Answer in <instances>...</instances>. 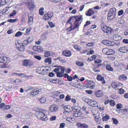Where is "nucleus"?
Here are the masks:
<instances>
[{"mask_svg":"<svg viewBox=\"0 0 128 128\" xmlns=\"http://www.w3.org/2000/svg\"><path fill=\"white\" fill-rule=\"evenodd\" d=\"M71 99L70 96L69 95H67L65 98V100L66 101H68Z\"/></svg>","mask_w":128,"mask_h":128,"instance_id":"a18cd8bd","label":"nucleus"},{"mask_svg":"<svg viewBox=\"0 0 128 128\" xmlns=\"http://www.w3.org/2000/svg\"><path fill=\"white\" fill-rule=\"evenodd\" d=\"M48 24L52 28H53L54 26V25L52 22H49Z\"/></svg>","mask_w":128,"mask_h":128,"instance_id":"5fc2aeb1","label":"nucleus"},{"mask_svg":"<svg viewBox=\"0 0 128 128\" xmlns=\"http://www.w3.org/2000/svg\"><path fill=\"white\" fill-rule=\"evenodd\" d=\"M67 79L68 80L70 81H72V78L71 77L69 76L68 77Z\"/></svg>","mask_w":128,"mask_h":128,"instance_id":"338daca9","label":"nucleus"},{"mask_svg":"<svg viewBox=\"0 0 128 128\" xmlns=\"http://www.w3.org/2000/svg\"><path fill=\"white\" fill-rule=\"evenodd\" d=\"M122 114L124 116L128 117V110L127 109H122Z\"/></svg>","mask_w":128,"mask_h":128,"instance_id":"cd10ccee","label":"nucleus"},{"mask_svg":"<svg viewBox=\"0 0 128 128\" xmlns=\"http://www.w3.org/2000/svg\"><path fill=\"white\" fill-rule=\"evenodd\" d=\"M113 38L114 40L116 41L120 40L121 39V37L118 34L114 35Z\"/></svg>","mask_w":128,"mask_h":128,"instance_id":"5701e85b","label":"nucleus"},{"mask_svg":"<svg viewBox=\"0 0 128 128\" xmlns=\"http://www.w3.org/2000/svg\"><path fill=\"white\" fill-rule=\"evenodd\" d=\"M65 69L64 67L60 66L54 69V71L56 73L58 77H62L63 76Z\"/></svg>","mask_w":128,"mask_h":128,"instance_id":"f03ea898","label":"nucleus"},{"mask_svg":"<svg viewBox=\"0 0 128 128\" xmlns=\"http://www.w3.org/2000/svg\"><path fill=\"white\" fill-rule=\"evenodd\" d=\"M28 23L30 25H31L32 24L33 22V17L32 16H30L29 15H28Z\"/></svg>","mask_w":128,"mask_h":128,"instance_id":"393cba45","label":"nucleus"},{"mask_svg":"<svg viewBox=\"0 0 128 128\" xmlns=\"http://www.w3.org/2000/svg\"><path fill=\"white\" fill-rule=\"evenodd\" d=\"M61 0H50L51 2L56 3L60 2Z\"/></svg>","mask_w":128,"mask_h":128,"instance_id":"e2e57ef3","label":"nucleus"},{"mask_svg":"<svg viewBox=\"0 0 128 128\" xmlns=\"http://www.w3.org/2000/svg\"><path fill=\"white\" fill-rule=\"evenodd\" d=\"M96 78L98 80L101 81L102 84H104L105 83V81L104 80V77L100 75H98Z\"/></svg>","mask_w":128,"mask_h":128,"instance_id":"4be33fe9","label":"nucleus"},{"mask_svg":"<svg viewBox=\"0 0 128 128\" xmlns=\"http://www.w3.org/2000/svg\"><path fill=\"white\" fill-rule=\"evenodd\" d=\"M93 70L94 72H98L100 71L99 70L97 69V68H93Z\"/></svg>","mask_w":128,"mask_h":128,"instance_id":"603ef678","label":"nucleus"},{"mask_svg":"<svg viewBox=\"0 0 128 128\" xmlns=\"http://www.w3.org/2000/svg\"><path fill=\"white\" fill-rule=\"evenodd\" d=\"M95 118L96 121L97 123L100 124L101 122V118L99 116H95Z\"/></svg>","mask_w":128,"mask_h":128,"instance_id":"bb28decb","label":"nucleus"},{"mask_svg":"<svg viewBox=\"0 0 128 128\" xmlns=\"http://www.w3.org/2000/svg\"><path fill=\"white\" fill-rule=\"evenodd\" d=\"M23 64L26 66H30L32 64V63L30 60H25L24 61Z\"/></svg>","mask_w":128,"mask_h":128,"instance_id":"a211bd4d","label":"nucleus"},{"mask_svg":"<svg viewBox=\"0 0 128 128\" xmlns=\"http://www.w3.org/2000/svg\"><path fill=\"white\" fill-rule=\"evenodd\" d=\"M35 115L38 118L41 120L44 119L46 116L44 113L41 112H37Z\"/></svg>","mask_w":128,"mask_h":128,"instance_id":"0eeeda50","label":"nucleus"},{"mask_svg":"<svg viewBox=\"0 0 128 128\" xmlns=\"http://www.w3.org/2000/svg\"><path fill=\"white\" fill-rule=\"evenodd\" d=\"M108 51V48H104L102 50V52L104 54H107V52Z\"/></svg>","mask_w":128,"mask_h":128,"instance_id":"79ce46f5","label":"nucleus"},{"mask_svg":"<svg viewBox=\"0 0 128 128\" xmlns=\"http://www.w3.org/2000/svg\"><path fill=\"white\" fill-rule=\"evenodd\" d=\"M76 64L79 66H83L84 64L82 62L80 61H77L76 62Z\"/></svg>","mask_w":128,"mask_h":128,"instance_id":"e433bc0d","label":"nucleus"},{"mask_svg":"<svg viewBox=\"0 0 128 128\" xmlns=\"http://www.w3.org/2000/svg\"><path fill=\"white\" fill-rule=\"evenodd\" d=\"M44 62H48L49 64H50L51 62V59L50 58H48L45 59Z\"/></svg>","mask_w":128,"mask_h":128,"instance_id":"72a5a7b5","label":"nucleus"},{"mask_svg":"<svg viewBox=\"0 0 128 128\" xmlns=\"http://www.w3.org/2000/svg\"><path fill=\"white\" fill-rule=\"evenodd\" d=\"M122 42L128 44V39H124L123 40Z\"/></svg>","mask_w":128,"mask_h":128,"instance_id":"774afa93","label":"nucleus"},{"mask_svg":"<svg viewBox=\"0 0 128 128\" xmlns=\"http://www.w3.org/2000/svg\"><path fill=\"white\" fill-rule=\"evenodd\" d=\"M17 20V19H9L8 20V21L9 22L12 23H14Z\"/></svg>","mask_w":128,"mask_h":128,"instance_id":"37998d69","label":"nucleus"},{"mask_svg":"<svg viewBox=\"0 0 128 128\" xmlns=\"http://www.w3.org/2000/svg\"><path fill=\"white\" fill-rule=\"evenodd\" d=\"M94 62L96 63H100L102 62V61L100 60L96 59L95 60Z\"/></svg>","mask_w":128,"mask_h":128,"instance_id":"bf43d9fd","label":"nucleus"},{"mask_svg":"<svg viewBox=\"0 0 128 128\" xmlns=\"http://www.w3.org/2000/svg\"><path fill=\"white\" fill-rule=\"evenodd\" d=\"M34 58L39 60H40L42 58L41 56H34Z\"/></svg>","mask_w":128,"mask_h":128,"instance_id":"6e6d98bb","label":"nucleus"},{"mask_svg":"<svg viewBox=\"0 0 128 128\" xmlns=\"http://www.w3.org/2000/svg\"><path fill=\"white\" fill-rule=\"evenodd\" d=\"M33 37L31 36L28 38L27 40H24L23 42V43L24 45H26L29 43L31 42L33 40Z\"/></svg>","mask_w":128,"mask_h":128,"instance_id":"aec40b11","label":"nucleus"},{"mask_svg":"<svg viewBox=\"0 0 128 128\" xmlns=\"http://www.w3.org/2000/svg\"><path fill=\"white\" fill-rule=\"evenodd\" d=\"M16 14V12L15 10H13L11 14H10V16H13L15 15Z\"/></svg>","mask_w":128,"mask_h":128,"instance_id":"09e8293b","label":"nucleus"},{"mask_svg":"<svg viewBox=\"0 0 128 128\" xmlns=\"http://www.w3.org/2000/svg\"><path fill=\"white\" fill-rule=\"evenodd\" d=\"M7 58L6 57H0V62L4 63L6 61Z\"/></svg>","mask_w":128,"mask_h":128,"instance_id":"c85d7f7f","label":"nucleus"},{"mask_svg":"<svg viewBox=\"0 0 128 128\" xmlns=\"http://www.w3.org/2000/svg\"><path fill=\"white\" fill-rule=\"evenodd\" d=\"M88 126L85 124H82L81 128H88Z\"/></svg>","mask_w":128,"mask_h":128,"instance_id":"3c124183","label":"nucleus"},{"mask_svg":"<svg viewBox=\"0 0 128 128\" xmlns=\"http://www.w3.org/2000/svg\"><path fill=\"white\" fill-rule=\"evenodd\" d=\"M41 89H35L33 90L30 92V95L32 96H35L41 92Z\"/></svg>","mask_w":128,"mask_h":128,"instance_id":"4468645a","label":"nucleus"},{"mask_svg":"<svg viewBox=\"0 0 128 128\" xmlns=\"http://www.w3.org/2000/svg\"><path fill=\"white\" fill-rule=\"evenodd\" d=\"M62 54L63 56L66 57H70L72 55V53L71 51L68 50H64Z\"/></svg>","mask_w":128,"mask_h":128,"instance_id":"2eb2a0df","label":"nucleus"},{"mask_svg":"<svg viewBox=\"0 0 128 128\" xmlns=\"http://www.w3.org/2000/svg\"><path fill=\"white\" fill-rule=\"evenodd\" d=\"M65 124L64 123H62L60 124L59 128H64Z\"/></svg>","mask_w":128,"mask_h":128,"instance_id":"864d4df0","label":"nucleus"},{"mask_svg":"<svg viewBox=\"0 0 128 128\" xmlns=\"http://www.w3.org/2000/svg\"><path fill=\"white\" fill-rule=\"evenodd\" d=\"M44 8H41L39 10V13L41 15H43L44 14L43 10Z\"/></svg>","mask_w":128,"mask_h":128,"instance_id":"58836bf2","label":"nucleus"},{"mask_svg":"<svg viewBox=\"0 0 128 128\" xmlns=\"http://www.w3.org/2000/svg\"><path fill=\"white\" fill-rule=\"evenodd\" d=\"M44 67H42L41 68H38L36 70V72H37L40 74H42L44 70Z\"/></svg>","mask_w":128,"mask_h":128,"instance_id":"b1692460","label":"nucleus"},{"mask_svg":"<svg viewBox=\"0 0 128 128\" xmlns=\"http://www.w3.org/2000/svg\"><path fill=\"white\" fill-rule=\"evenodd\" d=\"M39 101L41 103H44L46 101V98L44 97H42L39 99Z\"/></svg>","mask_w":128,"mask_h":128,"instance_id":"2f4dec72","label":"nucleus"},{"mask_svg":"<svg viewBox=\"0 0 128 128\" xmlns=\"http://www.w3.org/2000/svg\"><path fill=\"white\" fill-rule=\"evenodd\" d=\"M119 78H121L124 80H126L127 78L126 77L124 76V75L120 76Z\"/></svg>","mask_w":128,"mask_h":128,"instance_id":"49530a36","label":"nucleus"},{"mask_svg":"<svg viewBox=\"0 0 128 128\" xmlns=\"http://www.w3.org/2000/svg\"><path fill=\"white\" fill-rule=\"evenodd\" d=\"M118 51L120 52L123 53H126L128 52V49L126 46H123L119 48Z\"/></svg>","mask_w":128,"mask_h":128,"instance_id":"f3484780","label":"nucleus"},{"mask_svg":"<svg viewBox=\"0 0 128 128\" xmlns=\"http://www.w3.org/2000/svg\"><path fill=\"white\" fill-rule=\"evenodd\" d=\"M50 111L51 112H55L58 109V106L56 105L53 104L49 108Z\"/></svg>","mask_w":128,"mask_h":128,"instance_id":"f8f14e48","label":"nucleus"},{"mask_svg":"<svg viewBox=\"0 0 128 128\" xmlns=\"http://www.w3.org/2000/svg\"><path fill=\"white\" fill-rule=\"evenodd\" d=\"M103 95L102 92L100 90H98L95 93L96 96L97 97H100L102 96Z\"/></svg>","mask_w":128,"mask_h":128,"instance_id":"a878e982","label":"nucleus"},{"mask_svg":"<svg viewBox=\"0 0 128 128\" xmlns=\"http://www.w3.org/2000/svg\"><path fill=\"white\" fill-rule=\"evenodd\" d=\"M102 43L108 46H113L115 44L114 42L108 40H104L102 42Z\"/></svg>","mask_w":128,"mask_h":128,"instance_id":"ddd939ff","label":"nucleus"},{"mask_svg":"<svg viewBox=\"0 0 128 128\" xmlns=\"http://www.w3.org/2000/svg\"><path fill=\"white\" fill-rule=\"evenodd\" d=\"M26 4L30 10H32L35 7L34 3L32 0H27Z\"/></svg>","mask_w":128,"mask_h":128,"instance_id":"20e7f679","label":"nucleus"},{"mask_svg":"<svg viewBox=\"0 0 128 128\" xmlns=\"http://www.w3.org/2000/svg\"><path fill=\"white\" fill-rule=\"evenodd\" d=\"M50 55V52L46 51L44 54V56L46 57H48Z\"/></svg>","mask_w":128,"mask_h":128,"instance_id":"ea45409f","label":"nucleus"},{"mask_svg":"<svg viewBox=\"0 0 128 128\" xmlns=\"http://www.w3.org/2000/svg\"><path fill=\"white\" fill-rule=\"evenodd\" d=\"M88 104L92 107H96L98 106V104L97 102L95 100H88L87 102Z\"/></svg>","mask_w":128,"mask_h":128,"instance_id":"9b49d317","label":"nucleus"},{"mask_svg":"<svg viewBox=\"0 0 128 128\" xmlns=\"http://www.w3.org/2000/svg\"><path fill=\"white\" fill-rule=\"evenodd\" d=\"M8 0H2L0 1V4L3 5L5 4L7 2Z\"/></svg>","mask_w":128,"mask_h":128,"instance_id":"f704fd0d","label":"nucleus"},{"mask_svg":"<svg viewBox=\"0 0 128 128\" xmlns=\"http://www.w3.org/2000/svg\"><path fill=\"white\" fill-rule=\"evenodd\" d=\"M84 5H82L81 6L80 8V11H82L83 9L84 8Z\"/></svg>","mask_w":128,"mask_h":128,"instance_id":"69168bd1","label":"nucleus"},{"mask_svg":"<svg viewBox=\"0 0 128 128\" xmlns=\"http://www.w3.org/2000/svg\"><path fill=\"white\" fill-rule=\"evenodd\" d=\"M113 52L114 51L112 50L108 49V51L107 52V55H110L112 54H113Z\"/></svg>","mask_w":128,"mask_h":128,"instance_id":"c9c22d12","label":"nucleus"},{"mask_svg":"<svg viewBox=\"0 0 128 128\" xmlns=\"http://www.w3.org/2000/svg\"><path fill=\"white\" fill-rule=\"evenodd\" d=\"M56 118V117L55 116H52L51 117L50 119V120L52 121L55 120Z\"/></svg>","mask_w":128,"mask_h":128,"instance_id":"680f3d73","label":"nucleus"},{"mask_svg":"<svg viewBox=\"0 0 128 128\" xmlns=\"http://www.w3.org/2000/svg\"><path fill=\"white\" fill-rule=\"evenodd\" d=\"M116 10L115 8H111L108 13V20H110L114 18L116 16Z\"/></svg>","mask_w":128,"mask_h":128,"instance_id":"7ed1b4c3","label":"nucleus"},{"mask_svg":"<svg viewBox=\"0 0 128 128\" xmlns=\"http://www.w3.org/2000/svg\"><path fill=\"white\" fill-rule=\"evenodd\" d=\"M16 48L20 51L22 52L24 50V48L22 43L20 44L17 42V43H15Z\"/></svg>","mask_w":128,"mask_h":128,"instance_id":"6e6552de","label":"nucleus"},{"mask_svg":"<svg viewBox=\"0 0 128 128\" xmlns=\"http://www.w3.org/2000/svg\"><path fill=\"white\" fill-rule=\"evenodd\" d=\"M74 48L78 51H79L80 50V49L78 47V45H75L74 46Z\"/></svg>","mask_w":128,"mask_h":128,"instance_id":"4d7b16f0","label":"nucleus"},{"mask_svg":"<svg viewBox=\"0 0 128 128\" xmlns=\"http://www.w3.org/2000/svg\"><path fill=\"white\" fill-rule=\"evenodd\" d=\"M110 117L108 115H106L105 116H104L102 118V120L104 121H106L108 120L109 119Z\"/></svg>","mask_w":128,"mask_h":128,"instance_id":"7c9ffc66","label":"nucleus"},{"mask_svg":"<svg viewBox=\"0 0 128 128\" xmlns=\"http://www.w3.org/2000/svg\"><path fill=\"white\" fill-rule=\"evenodd\" d=\"M103 31L106 33H110L112 31V28L110 27L106 26H101Z\"/></svg>","mask_w":128,"mask_h":128,"instance_id":"1a4fd4ad","label":"nucleus"},{"mask_svg":"<svg viewBox=\"0 0 128 128\" xmlns=\"http://www.w3.org/2000/svg\"><path fill=\"white\" fill-rule=\"evenodd\" d=\"M78 17L77 16H72L70 17L68 21L67 22L68 23L70 22H73L74 20H75L74 25H71L70 28H68L66 29V30L68 31H70L72 30H74L79 26L81 23L80 20L82 17H79L77 18Z\"/></svg>","mask_w":128,"mask_h":128,"instance_id":"f257e3e1","label":"nucleus"},{"mask_svg":"<svg viewBox=\"0 0 128 128\" xmlns=\"http://www.w3.org/2000/svg\"><path fill=\"white\" fill-rule=\"evenodd\" d=\"M14 82L18 84L19 83L21 82V80H20L18 79H17L14 81Z\"/></svg>","mask_w":128,"mask_h":128,"instance_id":"052dcab7","label":"nucleus"},{"mask_svg":"<svg viewBox=\"0 0 128 128\" xmlns=\"http://www.w3.org/2000/svg\"><path fill=\"white\" fill-rule=\"evenodd\" d=\"M49 81L52 83L56 84L58 82V80H55L52 78L50 79L49 80Z\"/></svg>","mask_w":128,"mask_h":128,"instance_id":"473e14b6","label":"nucleus"},{"mask_svg":"<svg viewBox=\"0 0 128 128\" xmlns=\"http://www.w3.org/2000/svg\"><path fill=\"white\" fill-rule=\"evenodd\" d=\"M123 13V10H121L119 11L118 12V15H122Z\"/></svg>","mask_w":128,"mask_h":128,"instance_id":"0e129e2a","label":"nucleus"},{"mask_svg":"<svg viewBox=\"0 0 128 128\" xmlns=\"http://www.w3.org/2000/svg\"><path fill=\"white\" fill-rule=\"evenodd\" d=\"M22 32L18 31L16 34L15 36L16 37H18L22 35Z\"/></svg>","mask_w":128,"mask_h":128,"instance_id":"a19ab883","label":"nucleus"},{"mask_svg":"<svg viewBox=\"0 0 128 128\" xmlns=\"http://www.w3.org/2000/svg\"><path fill=\"white\" fill-rule=\"evenodd\" d=\"M116 110L118 112H122V110L121 108H122V106L121 104H117L116 106Z\"/></svg>","mask_w":128,"mask_h":128,"instance_id":"412c9836","label":"nucleus"},{"mask_svg":"<svg viewBox=\"0 0 128 128\" xmlns=\"http://www.w3.org/2000/svg\"><path fill=\"white\" fill-rule=\"evenodd\" d=\"M112 87L116 90H118L120 88V87H122V84L118 82H113L112 84Z\"/></svg>","mask_w":128,"mask_h":128,"instance_id":"423d86ee","label":"nucleus"},{"mask_svg":"<svg viewBox=\"0 0 128 128\" xmlns=\"http://www.w3.org/2000/svg\"><path fill=\"white\" fill-rule=\"evenodd\" d=\"M94 11L92 8L90 9L85 13L86 15L87 16H90L94 13Z\"/></svg>","mask_w":128,"mask_h":128,"instance_id":"6ab92c4d","label":"nucleus"},{"mask_svg":"<svg viewBox=\"0 0 128 128\" xmlns=\"http://www.w3.org/2000/svg\"><path fill=\"white\" fill-rule=\"evenodd\" d=\"M78 108L77 106L74 107L72 110L74 112L73 116L76 117L80 116L81 114L80 111V109H78Z\"/></svg>","mask_w":128,"mask_h":128,"instance_id":"39448f33","label":"nucleus"},{"mask_svg":"<svg viewBox=\"0 0 128 128\" xmlns=\"http://www.w3.org/2000/svg\"><path fill=\"white\" fill-rule=\"evenodd\" d=\"M93 44L92 42H90L86 44V46H93Z\"/></svg>","mask_w":128,"mask_h":128,"instance_id":"13d9d810","label":"nucleus"},{"mask_svg":"<svg viewBox=\"0 0 128 128\" xmlns=\"http://www.w3.org/2000/svg\"><path fill=\"white\" fill-rule=\"evenodd\" d=\"M122 87H120V88L118 89L119 90L118 91V93L119 94H120L124 93V90L121 88Z\"/></svg>","mask_w":128,"mask_h":128,"instance_id":"4c0bfd02","label":"nucleus"},{"mask_svg":"<svg viewBox=\"0 0 128 128\" xmlns=\"http://www.w3.org/2000/svg\"><path fill=\"white\" fill-rule=\"evenodd\" d=\"M33 49L34 51L38 52H40L43 50L42 47L40 46H34L33 48Z\"/></svg>","mask_w":128,"mask_h":128,"instance_id":"dca6fc26","label":"nucleus"},{"mask_svg":"<svg viewBox=\"0 0 128 128\" xmlns=\"http://www.w3.org/2000/svg\"><path fill=\"white\" fill-rule=\"evenodd\" d=\"M110 104L111 106H114L115 104L114 101L113 100H111L110 101Z\"/></svg>","mask_w":128,"mask_h":128,"instance_id":"de8ad7c7","label":"nucleus"},{"mask_svg":"<svg viewBox=\"0 0 128 128\" xmlns=\"http://www.w3.org/2000/svg\"><path fill=\"white\" fill-rule=\"evenodd\" d=\"M14 74H16V76H22V75H24V74H19V73H13L12 74H11L12 75H13Z\"/></svg>","mask_w":128,"mask_h":128,"instance_id":"8fccbe9b","label":"nucleus"},{"mask_svg":"<svg viewBox=\"0 0 128 128\" xmlns=\"http://www.w3.org/2000/svg\"><path fill=\"white\" fill-rule=\"evenodd\" d=\"M106 68L108 71H113V68L111 66L110 64L107 65L106 66Z\"/></svg>","mask_w":128,"mask_h":128,"instance_id":"c756f323","label":"nucleus"},{"mask_svg":"<svg viewBox=\"0 0 128 128\" xmlns=\"http://www.w3.org/2000/svg\"><path fill=\"white\" fill-rule=\"evenodd\" d=\"M112 119L114 124H118V121L116 119L114 118H112Z\"/></svg>","mask_w":128,"mask_h":128,"instance_id":"c03bdc74","label":"nucleus"},{"mask_svg":"<svg viewBox=\"0 0 128 128\" xmlns=\"http://www.w3.org/2000/svg\"><path fill=\"white\" fill-rule=\"evenodd\" d=\"M53 15V14L52 12L48 11L47 14L44 15L43 18L45 20L51 18Z\"/></svg>","mask_w":128,"mask_h":128,"instance_id":"9d476101","label":"nucleus"}]
</instances>
